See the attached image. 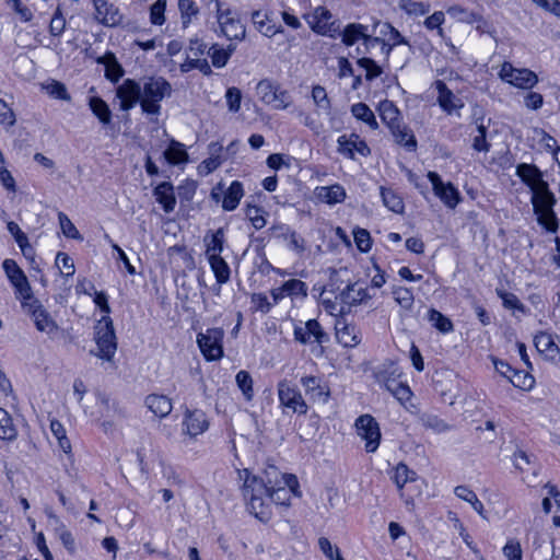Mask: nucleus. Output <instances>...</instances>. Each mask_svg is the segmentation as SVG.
Returning <instances> with one entry per match:
<instances>
[{"label":"nucleus","instance_id":"nucleus-1","mask_svg":"<svg viewBox=\"0 0 560 560\" xmlns=\"http://www.w3.org/2000/svg\"><path fill=\"white\" fill-rule=\"evenodd\" d=\"M281 474L277 467L269 466L264 477L253 475L248 469L238 471V477L243 481L242 493L246 501L248 511L261 522H268L271 517L270 504L265 502V497L272 488L278 487L281 480Z\"/></svg>","mask_w":560,"mask_h":560},{"label":"nucleus","instance_id":"nucleus-2","mask_svg":"<svg viewBox=\"0 0 560 560\" xmlns=\"http://www.w3.org/2000/svg\"><path fill=\"white\" fill-rule=\"evenodd\" d=\"M172 85L163 77L148 78L141 85V110L149 116L161 114V102L172 95Z\"/></svg>","mask_w":560,"mask_h":560},{"label":"nucleus","instance_id":"nucleus-3","mask_svg":"<svg viewBox=\"0 0 560 560\" xmlns=\"http://www.w3.org/2000/svg\"><path fill=\"white\" fill-rule=\"evenodd\" d=\"M328 291L336 294V299L340 300L348 307V313L352 306L364 303L371 299L368 288L359 282H345L339 272L334 271L328 283Z\"/></svg>","mask_w":560,"mask_h":560},{"label":"nucleus","instance_id":"nucleus-4","mask_svg":"<svg viewBox=\"0 0 560 560\" xmlns=\"http://www.w3.org/2000/svg\"><path fill=\"white\" fill-rule=\"evenodd\" d=\"M532 203L537 221L546 230L556 232L558 230V220L553 211L556 205L555 195L550 191L548 184L532 191Z\"/></svg>","mask_w":560,"mask_h":560},{"label":"nucleus","instance_id":"nucleus-5","mask_svg":"<svg viewBox=\"0 0 560 560\" xmlns=\"http://www.w3.org/2000/svg\"><path fill=\"white\" fill-rule=\"evenodd\" d=\"M94 340L97 346V351H91V353L110 362L117 350V340L113 320L109 316H103L96 324Z\"/></svg>","mask_w":560,"mask_h":560},{"label":"nucleus","instance_id":"nucleus-6","mask_svg":"<svg viewBox=\"0 0 560 560\" xmlns=\"http://www.w3.org/2000/svg\"><path fill=\"white\" fill-rule=\"evenodd\" d=\"M308 26L313 32L329 38H338L340 34V23L334 19L331 12L325 7H316L311 13L305 14Z\"/></svg>","mask_w":560,"mask_h":560},{"label":"nucleus","instance_id":"nucleus-7","mask_svg":"<svg viewBox=\"0 0 560 560\" xmlns=\"http://www.w3.org/2000/svg\"><path fill=\"white\" fill-rule=\"evenodd\" d=\"M499 78L514 88L530 90L538 83L537 74L527 68H515L511 62H503L499 71Z\"/></svg>","mask_w":560,"mask_h":560},{"label":"nucleus","instance_id":"nucleus-8","mask_svg":"<svg viewBox=\"0 0 560 560\" xmlns=\"http://www.w3.org/2000/svg\"><path fill=\"white\" fill-rule=\"evenodd\" d=\"M25 305L28 307L24 312L33 318L34 325L38 331L46 334L51 340L62 334L57 322L39 301L33 302V304L25 303Z\"/></svg>","mask_w":560,"mask_h":560},{"label":"nucleus","instance_id":"nucleus-9","mask_svg":"<svg viewBox=\"0 0 560 560\" xmlns=\"http://www.w3.org/2000/svg\"><path fill=\"white\" fill-rule=\"evenodd\" d=\"M357 434L365 442L364 450L366 453H375L381 443L380 424L371 415L360 416L354 423Z\"/></svg>","mask_w":560,"mask_h":560},{"label":"nucleus","instance_id":"nucleus-10","mask_svg":"<svg viewBox=\"0 0 560 560\" xmlns=\"http://www.w3.org/2000/svg\"><path fill=\"white\" fill-rule=\"evenodd\" d=\"M224 331L222 328H209L206 332L197 336L198 347L208 361L218 360L223 355L222 339Z\"/></svg>","mask_w":560,"mask_h":560},{"label":"nucleus","instance_id":"nucleus-11","mask_svg":"<svg viewBox=\"0 0 560 560\" xmlns=\"http://www.w3.org/2000/svg\"><path fill=\"white\" fill-rule=\"evenodd\" d=\"M278 397L281 406L294 413L305 415L308 410L301 392L287 380L278 383Z\"/></svg>","mask_w":560,"mask_h":560},{"label":"nucleus","instance_id":"nucleus-12","mask_svg":"<svg viewBox=\"0 0 560 560\" xmlns=\"http://www.w3.org/2000/svg\"><path fill=\"white\" fill-rule=\"evenodd\" d=\"M369 27L361 23H349L345 26L343 30L340 28V34L338 37H341V42L345 46L351 47L357 44L359 40L363 42L364 50H360L358 48V52L366 54L369 52V43L380 42V37H374L368 33Z\"/></svg>","mask_w":560,"mask_h":560},{"label":"nucleus","instance_id":"nucleus-13","mask_svg":"<svg viewBox=\"0 0 560 560\" xmlns=\"http://www.w3.org/2000/svg\"><path fill=\"white\" fill-rule=\"evenodd\" d=\"M218 23L222 34L230 40H241L245 37V27L230 10L223 11L221 2L217 0Z\"/></svg>","mask_w":560,"mask_h":560},{"label":"nucleus","instance_id":"nucleus-14","mask_svg":"<svg viewBox=\"0 0 560 560\" xmlns=\"http://www.w3.org/2000/svg\"><path fill=\"white\" fill-rule=\"evenodd\" d=\"M427 176L432 184L434 194L446 207L454 209L460 201L457 188L452 183L444 184L435 172H429Z\"/></svg>","mask_w":560,"mask_h":560},{"label":"nucleus","instance_id":"nucleus-15","mask_svg":"<svg viewBox=\"0 0 560 560\" xmlns=\"http://www.w3.org/2000/svg\"><path fill=\"white\" fill-rule=\"evenodd\" d=\"M120 109L128 112L141 102V85L132 79H126L116 90Z\"/></svg>","mask_w":560,"mask_h":560},{"label":"nucleus","instance_id":"nucleus-16","mask_svg":"<svg viewBox=\"0 0 560 560\" xmlns=\"http://www.w3.org/2000/svg\"><path fill=\"white\" fill-rule=\"evenodd\" d=\"M337 151L348 159H354V152L362 156H368L371 153L370 148L365 141L360 139V137L355 133H351L350 136H340L337 140Z\"/></svg>","mask_w":560,"mask_h":560},{"label":"nucleus","instance_id":"nucleus-17","mask_svg":"<svg viewBox=\"0 0 560 560\" xmlns=\"http://www.w3.org/2000/svg\"><path fill=\"white\" fill-rule=\"evenodd\" d=\"M511 460L516 470L521 474H532V478H524L525 481L532 483L539 472V465L536 460V457L533 454H528L524 450L517 447L512 456Z\"/></svg>","mask_w":560,"mask_h":560},{"label":"nucleus","instance_id":"nucleus-18","mask_svg":"<svg viewBox=\"0 0 560 560\" xmlns=\"http://www.w3.org/2000/svg\"><path fill=\"white\" fill-rule=\"evenodd\" d=\"M95 19L108 27L117 26L122 21L119 9L107 0H94Z\"/></svg>","mask_w":560,"mask_h":560},{"label":"nucleus","instance_id":"nucleus-19","mask_svg":"<svg viewBox=\"0 0 560 560\" xmlns=\"http://www.w3.org/2000/svg\"><path fill=\"white\" fill-rule=\"evenodd\" d=\"M301 384L304 387L306 396L315 402L325 404L330 396L329 387L316 376H303Z\"/></svg>","mask_w":560,"mask_h":560},{"label":"nucleus","instance_id":"nucleus-20","mask_svg":"<svg viewBox=\"0 0 560 560\" xmlns=\"http://www.w3.org/2000/svg\"><path fill=\"white\" fill-rule=\"evenodd\" d=\"M206 413L201 410H186L183 421V432L194 438L202 434L208 429Z\"/></svg>","mask_w":560,"mask_h":560},{"label":"nucleus","instance_id":"nucleus-21","mask_svg":"<svg viewBox=\"0 0 560 560\" xmlns=\"http://www.w3.org/2000/svg\"><path fill=\"white\" fill-rule=\"evenodd\" d=\"M438 90V103L440 107L448 115L453 114L454 110L464 106L463 102L454 95V93L447 88L445 82L438 80L435 82Z\"/></svg>","mask_w":560,"mask_h":560},{"label":"nucleus","instance_id":"nucleus-22","mask_svg":"<svg viewBox=\"0 0 560 560\" xmlns=\"http://www.w3.org/2000/svg\"><path fill=\"white\" fill-rule=\"evenodd\" d=\"M337 341L343 347H355L361 339L354 325L338 319L335 325Z\"/></svg>","mask_w":560,"mask_h":560},{"label":"nucleus","instance_id":"nucleus-23","mask_svg":"<svg viewBox=\"0 0 560 560\" xmlns=\"http://www.w3.org/2000/svg\"><path fill=\"white\" fill-rule=\"evenodd\" d=\"M516 174L530 188L532 191L547 184L542 179L541 172L535 165L526 163L520 164L516 167Z\"/></svg>","mask_w":560,"mask_h":560},{"label":"nucleus","instance_id":"nucleus-24","mask_svg":"<svg viewBox=\"0 0 560 560\" xmlns=\"http://www.w3.org/2000/svg\"><path fill=\"white\" fill-rule=\"evenodd\" d=\"M203 243L206 246V256L213 257V256H221V254L224 250V243H225V233L224 229L220 228L217 231H208L203 237Z\"/></svg>","mask_w":560,"mask_h":560},{"label":"nucleus","instance_id":"nucleus-25","mask_svg":"<svg viewBox=\"0 0 560 560\" xmlns=\"http://www.w3.org/2000/svg\"><path fill=\"white\" fill-rule=\"evenodd\" d=\"M315 194L322 202L328 205L340 203L347 196L345 188L339 184L317 187Z\"/></svg>","mask_w":560,"mask_h":560},{"label":"nucleus","instance_id":"nucleus-26","mask_svg":"<svg viewBox=\"0 0 560 560\" xmlns=\"http://www.w3.org/2000/svg\"><path fill=\"white\" fill-rule=\"evenodd\" d=\"M154 196L166 213L174 210L176 206V198L174 195V187L171 183L164 182L158 185L154 189Z\"/></svg>","mask_w":560,"mask_h":560},{"label":"nucleus","instance_id":"nucleus-27","mask_svg":"<svg viewBox=\"0 0 560 560\" xmlns=\"http://www.w3.org/2000/svg\"><path fill=\"white\" fill-rule=\"evenodd\" d=\"M97 62L105 66V78L107 80L116 83L122 78L125 70L113 52H106L97 59Z\"/></svg>","mask_w":560,"mask_h":560},{"label":"nucleus","instance_id":"nucleus-28","mask_svg":"<svg viewBox=\"0 0 560 560\" xmlns=\"http://www.w3.org/2000/svg\"><path fill=\"white\" fill-rule=\"evenodd\" d=\"M534 343L537 351L546 359L552 360L559 353V348L550 334L539 332L535 336Z\"/></svg>","mask_w":560,"mask_h":560},{"label":"nucleus","instance_id":"nucleus-29","mask_svg":"<svg viewBox=\"0 0 560 560\" xmlns=\"http://www.w3.org/2000/svg\"><path fill=\"white\" fill-rule=\"evenodd\" d=\"M244 196V188L241 182L234 180L231 183L226 191L224 192L222 200V208L225 211H233L240 205L241 199Z\"/></svg>","mask_w":560,"mask_h":560},{"label":"nucleus","instance_id":"nucleus-30","mask_svg":"<svg viewBox=\"0 0 560 560\" xmlns=\"http://www.w3.org/2000/svg\"><path fill=\"white\" fill-rule=\"evenodd\" d=\"M147 407L158 417L164 418L172 411V402L164 395L152 394L145 398Z\"/></svg>","mask_w":560,"mask_h":560},{"label":"nucleus","instance_id":"nucleus-31","mask_svg":"<svg viewBox=\"0 0 560 560\" xmlns=\"http://www.w3.org/2000/svg\"><path fill=\"white\" fill-rule=\"evenodd\" d=\"M420 424L434 433H444L452 429V427L438 415L431 412H423L419 416Z\"/></svg>","mask_w":560,"mask_h":560},{"label":"nucleus","instance_id":"nucleus-32","mask_svg":"<svg viewBox=\"0 0 560 560\" xmlns=\"http://www.w3.org/2000/svg\"><path fill=\"white\" fill-rule=\"evenodd\" d=\"M378 110L381 119L388 126V128H395L400 124V112L393 102L387 100L381 102Z\"/></svg>","mask_w":560,"mask_h":560},{"label":"nucleus","instance_id":"nucleus-33","mask_svg":"<svg viewBox=\"0 0 560 560\" xmlns=\"http://www.w3.org/2000/svg\"><path fill=\"white\" fill-rule=\"evenodd\" d=\"M208 262L219 284L229 282L231 269L222 256L208 257Z\"/></svg>","mask_w":560,"mask_h":560},{"label":"nucleus","instance_id":"nucleus-34","mask_svg":"<svg viewBox=\"0 0 560 560\" xmlns=\"http://www.w3.org/2000/svg\"><path fill=\"white\" fill-rule=\"evenodd\" d=\"M11 284L15 289L16 298L21 300V305L24 311L28 307L25 303L33 304V302H38V300L33 296L32 288L26 276L13 281Z\"/></svg>","mask_w":560,"mask_h":560},{"label":"nucleus","instance_id":"nucleus-35","mask_svg":"<svg viewBox=\"0 0 560 560\" xmlns=\"http://www.w3.org/2000/svg\"><path fill=\"white\" fill-rule=\"evenodd\" d=\"M11 284L15 289L16 298L21 300V305L24 311L28 307L25 303L33 304V302H38V300L33 296L32 288L26 276L13 281Z\"/></svg>","mask_w":560,"mask_h":560},{"label":"nucleus","instance_id":"nucleus-36","mask_svg":"<svg viewBox=\"0 0 560 560\" xmlns=\"http://www.w3.org/2000/svg\"><path fill=\"white\" fill-rule=\"evenodd\" d=\"M252 20L256 28L265 36L272 37L277 33L281 32L280 27L271 24L266 13L261 11H255L252 14Z\"/></svg>","mask_w":560,"mask_h":560},{"label":"nucleus","instance_id":"nucleus-37","mask_svg":"<svg viewBox=\"0 0 560 560\" xmlns=\"http://www.w3.org/2000/svg\"><path fill=\"white\" fill-rule=\"evenodd\" d=\"M384 387L402 405L411 399L412 392L408 385L401 382L386 380Z\"/></svg>","mask_w":560,"mask_h":560},{"label":"nucleus","instance_id":"nucleus-38","mask_svg":"<svg viewBox=\"0 0 560 560\" xmlns=\"http://www.w3.org/2000/svg\"><path fill=\"white\" fill-rule=\"evenodd\" d=\"M483 117L476 119L477 135L472 138V149L478 152L488 153L491 144L487 141L488 126L483 124Z\"/></svg>","mask_w":560,"mask_h":560},{"label":"nucleus","instance_id":"nucleus-39","mask_svg":"<svg viewBox=\"0 0 560 560\" xmlns=\"http://www.w3.org/2000/svg\"><path fill=\"white\" fill-rule=\"evenodd\" d=\"M457 498L468 502L472 509L483 518H486L483 504L478 499L477 494L466 486H457L454 490Z\"/></svg>","mask_w":560,"mask_h":560},{"label":"nucleus","instance_id":"nucleus-40","mask_svg":"<svg viewBox=\"0 0 560 560\" xmlns=\"http://www.w3.org/2000/svg\"><path fill=\"white\" fill-rule=\"evenodd\" d=\"M89 106L92 113L98 118L103 125H108L112 121V112L101 97L93 96L89 101Z\"/></svg>","mask_w":560,"mask_h":560},{"label":"nucleus","instance_id":"nucleus-41","mask_svg":"<svg viewBox=\"0 0 560 560\" xmlns=\"http://www.w3.org/2000/svg\"><path fill=\"white\" fill-rule=\"evenodd\" d=\"M389 129L393 136L395 137L397 143L404 145L409 151L416 150V138L407 127L402 126L401 124H398L397 127Z\"/></svg>","mask_w":560,"mask_h":560},{"label":"nucleus","instance_id":"nucleus-42","mask_svg":"<svg viewBox=\"0 0 560 560\" xmlns=\"http://www.w3.org/2000/svg\"><path fill=\"white\" fill-rule=\"evenodd\" d=\"M381 197L386 208L395 213H401L405 205L402 198L399 197L393 189L381 187Z\"/></svg>","mask_w":560,"mask_h":560},{"label":"nucleus","instance_id":"nucleus-43","mask_svg":"<svg viewBox=\"0 0 560 560\" xmlns=\"http://www.w3.org/2000/svg\"><path fill=\"white\" fill-rule=\"evenodd\" d=\"M178 10L183 27H188L199 14V8L192 0H178Z\"/></svg>","mask_w":560,"mask_h":560},{"label":"nucleus","instance_id":"nucleus-44","mask_svg":"<svg viewBox=\"0 0 560 560\" xmlns=\"http://www.w3.org/2000/svg\"><path fill=\"white\" fill-rule=\"evenodd\" d=\"M279 90L270 80L264 79L259 81L256 85V94L259 100L267 104L271 105L275 103V95Z\"/></svg>","mask_w":560,"mask_h":560},{"label":"nucleus","instance_id":"nucleus-45","mask_svg":"<svg viewBox=\"0 0 560 560\" xmlns=\"http://www.w3.org/2000/svg\"><path fill=\"white\" fill-rule=\"evenodd\" d=\"M428 319L442 334L451 332L454 329L452 320L435 308L429 310Z\"/></svg>","mask_w":560,"mask_h":560},{"label":"nucleus","instance_id":"nucleus-46","mask_svg":"<svg viewBox=\"0 0 560 560\" xmlns=\"http://www.w3.org/2000/svg\"><path fill=\"white\" fill-rule=\"evenodd\" d=\"M352 115L369 125L372 129H376L378 124L371 108L364 103H357L351 106Z\"/></svg>","mask_w":560,"mask_h":560},{"label":"nucleus","instance_id":"nucleus-47","mask_svg":"<svg viewBox=\"0 0 560 560\" xmlns=\"http://www.w3.org/2000/svg\"><path fill=\"white\" fill-rule=\"evenodd\" d=\"M18 436V431L13 425L10 415L0 408V439L4 441H13Z\"/></svg>","mask_w":560,"mask_h":560},{"label":"nucleus","instance_id":"nucleus-48","mask_svg":"<svg viewBox=\"0 0 560 560\" xmlns=\"http://www.w3.org/2000/svg\"><path fill=\"white\" fill-rule=\"evenodd\" d=\"M182 72H189L194 69H198L203 74H210L211 67L206 58H195L191 55H187L185 61L180 65Z\"/></svg>","mask_w":560,"mask_h":560},{"label":"nucleus","instance_id":"nucleus-49","mask_svg":"<svg viewBox=\"0 0 560 560\" xmlns=\"http://www.w3.org/2000/svg\"><path fill=\"white\" fill-rule=\"evenodd\" d=\"M7 228L9 233L14 237L22 253L27 256L33 249L28 243L26 234L20 229L19 224L13 221H9Z\"/></svg>","mask_w":560,"mask_h":560},{"label":"nucleus","instance_id":"nucleus-50","mask_svg":"<svg viewBox=\"0 0 560 560\" xmlns=\"http://www.w3.org/2000/svg\"><path fill=\"white\" fill-rule=\"evenodd\" d=\"M42 88L52 98L66 102L71 101V96L68 93L66 85L59 81L51 80L50 82L44 83Z\"/></svg>","mask_w":560,"mask_h":560},{"label":"nucleus","instance_id":"nucleus-51","mask_svg":"<svg viewBox=\"0 0 560 560\" xmlns=\"http://www.w3.org/2000/svg\"><path fill=\"white\" fill-rule=\"evenodd\" d=\"M415 478L416 472L410 470L404 463H399L395 467L394 474L392 476L393 481L396 483L399 490H401L407 482L413 481Z\"/></svg>","mask_w":560,"mask_h":560},{"label":"nucleus","instance_id":"nucleus-52","mask_svg":"<svg viewBox=\"0 0 560 560\" xmlns=\"http://www.w3.org/2000/svg\"><path fill=\"white\" fill-rule=\"evenodd\" d=\"M290 500H291V493L289 492V490L284 489L283 486L272 488V490L270 489L268 491V494L265 497L266 503L269 504V501H270L275 504H279V505H283V506H289Z\"/></svg>","mask_w":560,"mask_h":560},{"label":"nucleus","instance_id":"nucleus-53","mask_svg":"<svg viewBox=\"0 0 560 560\" xmlns=\"http://www.w3.org/2000/svg\"><path fill=\"white\" fill-rule=\"evenodd\" d=\"M312 98L319 110H323L326 114L330 113L331 103L325 88H323L322 85L313 86Z\"/></svg>","mask_w":560,"mask_h":560},{"label":"nucleus","instance_id":"nucleus-54","mask_svg":"<svg viewBox=\"0 0 560 560\" xmlns=\"http://www.w3.org/2000/svg\"><path fill=\"white\" fill-rule=\"evenodd\" d=\"M393 295L401 308L407 311L412 308L415 296L410 289L405 287H397L393 290Z\"/></svg>","mask_w":560,"mask_h":560},{"label":"nucleus","instance_id":"nucleus-55","mask_svg":"<svg viewBox=\"0 0 560 560\" xmlns=\"http://www.w3.org/2000/svg\"><path fill=\"white\" fill-rule=\"evenodd\" d=\"M284 291L287 295L290 298H301L304 299L307 296V285L305 282L299 279H291L283 283Z\"/></svg>","mask_w":560,"mask_h":560},{"label":"nucleus","instance_id":"nucleus-56","mask_svg":"<svg viewBox=\"0 0 560 560\" xmlns=\"http://www.w3.org/2000/svg\"><path fill=\"white\" fill-rule=\"evenodd\" d=\"M238 388L242 390L246 400H252L254 397L253 378L246 371H240L235 377Z\"/></svg>","mask_w":560,"mask_h":560},{"label":"nucleus","instance_id":"nucleus-57","mask_svg":"<svg viewBox=\"0 0 560 560\" xmlns=\"http://www.w3.org/2000/svg\"><path fill=\"white\" fill-rule=\"evenodd\" d=\"M165 159L171 164H179L186 162L188 159L187 152L183 149V145L178 142H173L172 145L164 152Z\"/></svg>","mask_w":560,"mask_h":560},{"label":"nucleus","instance_id":"nucleus-58","mask_svg":"<svg viewBox=\"0 0 560 560\" xmlns=\"http://www.w3.org/2000/svg\"><path fill=\"white\" fill-rule=\"evenodd\" d=\"M358 66L365 70V79L372 81L383 73V69L371 58L362 57L357 61Z\"/></svg>","mask_w":560,"mask_h":560},{"label":"nucleus","instance_id":"nucleus-59","mask_svg":"<svg viewBox=\"0 0 560 560\" xmlns=\"http://www.w3.org/2000/svg\"><path fill=\"white\" fill-rule=\"evenodd\" d=\"M509 380L515 387L521 389H530L535 383V380L532 375L517 370L513 371L511 376H509Z\"/></svg>","mask_w":560,"mask_h":560},{"label":"nucleus","instance_id":"nucleus-60","mask_svg":"<svg viewBox=\"0 0 560 560\" xmlns=\"http://www.w3.org/2000/svg\"><path fill=\"white\" fill-rule=\"evenodd\" d=\"M246 218L250 221L256 230H260L266 225L264 210L257 206L247 205L245 209Z\"/></svg>","mask_w":560,"mask_h":560},{"label":"nucleus","instance_id":"nucleus-61","mask_svg":"<svg viewBox=\"0 0 560 560\" xmlns=\"http://www.w3.org/2000/svg\"><path fill=\"white\" fill-rule=\"evenodd\" d=\"M166 0H156L150 7V22L153 25H162L165 22Z\"/></svg>","mask_w":560,"mask_h":560},{"label":"nucleus","instance_id":"nucleus-62","mask_svg":"<svg viewBox=\"0 0 560 560\" xmlns=\"http://www.w3.org/2000/svg\"><path fill=\"white\" fill-rule=\"evenodd\" d=\"M399 8L410 15H423L429 12V5L415 0H400Z\"/></svg>","mask_w":560,"mask_h":560},{"label":"nucleus","instance_id":"nucleus-63","mask_svg":"<svg viewBox=\"0 0 560 560\" xmlns=\"http://www.w3.org/2000/svg\"><path fill=\"white\" fill-rule=\"evenodd\" d=\"M304 327L307 330V337L310 338V342L312 341V338L317 343H323L327 339L325 331L323 330L320 324L316 319L307 320Z\"/></svg>","mask_w":560,"mask_h":560},{"label":"nucleus","instance_id":"nucleus-64","mask_svg":"<svg viewBox=\"0 0 560 560\" xmlns=\"http://www.w3.org/2000/svg\"><path fill=\"white\" fill-rule=\"evenodd\" d=\"M318 546L320 551L329 559V560H343L340 555V550L338 547L332 546L330 540L326 537H320L318 539Z\"/></svg>","mask_w":560,"mask_h":560}]
</instances>
